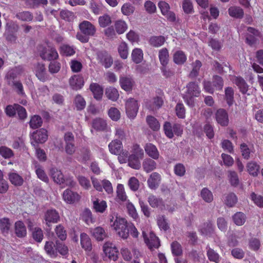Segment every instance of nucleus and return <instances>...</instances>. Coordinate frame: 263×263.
<instances>
[{"mask_svg":"<svg viewBox=\"0 0 263 263\" xmlns=\"http://www.w3.org/2000/svg\"><path fill=\"white\" fill-rule=\"evenodd\" d=\"M131 154L129 156V166L135 170H139L141 167L140 159L144 157V152L140 146L134 143L131 147Z\"/></svg>","mask_w":263,"mask_h":263,"instance_id":"obj_1","label":"nucleus"},{"mask_svg":"<svg viewBox=\"0 0 263 263\" xmlns=\"http://www.w3.org/2000/svg\"><path fill=\"white\" fill-rule=\"evenodd\" d=\"M37 51L41 59L44 61H51L59 58L58 53L54 46L47 44L46 46L39 45Z\"/></svg>","mask_w":263,"mask_h":263,"instance_id":"obj_2","label":"nucleus"},{"mask_svg":"<svg viewBox=\"0 0 263 263\" xmlns=\"http://www.w3.org/2000/svg\"><path fill=\"white\" fill-rule=\"evenodd\" d=\"M112 227L118 235L123 239H127L129 236V224L123 218L116 217Z\"/></svg>","mask_w":263,"mask_h":263,"instance_id":"obj_3","label":"nucleus"},{"mask_svg":"<svg viewBox=\"0 0 263 263\" xmlns=\"http://www.w3.org/2000/svg\"><path fill=\"white\" fill-rule=\"evenodd\" d=\"M97 60L105 68H109L112 64L113 60L111 55L105 50L97 52Z\"/></svg>","mask_w":263,"mask_h":263,"instance_id":"obj_4","label":"nucleus"},{"mask_svg":"<svg viewBox=\"0 0 263 263\" xmlns=\"http://www.w3.org/2000/svg\"><path fill=\"white\" fill-rule=\"evenodd\" d=\"M79 29L83 34L90 37L93 36L96 33V28L94 25L88 21H83L79 24Z\"/></svg>","mask_w":263,"mask_h":263,"instance_id":"obj_5","label":"nucleus"},{"mask_svg":"<svg viewBox=\"0 0 263 263\" xmlns=\"http://www.w3.org/2000/svg\"><path fill=\"white\" fill-rule=\"evenodd\" d=\"M31 137L34 140L31 142L33 146L37 143H44L48 139L47 130L44 128L37 130L32 133Z\"/></svg>","mask_w":263,"mask_h":263,"instance_id":"obj_6","label":"nucleus"},{"mask_svg":"<svg viewBox=\"0 0 263 263\" xmlns=\"http://www.w3.org/2000/svg\"><path fill=\"white\" fill-rule=\"evenodd\" d=\"M44 219L46 224L50 227L52 223H57L60 220V215L55 210L50 209L45 212Z\"/></svg>","mask_w":263,"mask_h":263,"instance_id":"obj_7","label":"nucleus"},{"mask_svg":"<svg viewBox=\"0 0 263 263\" xmlns=\"http://www.w3.org/2000/svg\"><path fill=\"white\" fill-rule=\"evenodd\" d=\"M186 87L187 88V93L189 97L190 98L189 100L186 99V103L189 106H193L194 104V100L192 97H198L200 93V90L198 85L193 82L189 83Z\"/></svg>","mask_w":263,"mask_h":263,"instance_id":"obj_8","label":"nucleus"},{"mask_svg":"<svg viewBox=\"0 0 263 263\" xmlns=\"http://www.w3.org/2000/svg\"><path fill=\"white\" fill-rule=\"evenodd\" d=\"M103 251L108 257L114 261L118 258V251L111 242H106L103 246Z\"/></svg>","mask_w":263,"mask_h":263,"instance_id":"obj_9","label":"nucleus"},{"mask_svg":"<svg viewBox=\"0 0 263 263\" xmlns=\"http://www.w3.org/2000/svg\"><path fill=\"white\" fill-rule=\"evenodd\" d=\"M144 241L148 248L152 250L154 249L158 248L160 246V242L159 239L154 232H151L149 234L148 237H147L145 233L143 232Z\"/></svg>","mask_w":263,"mask_h":263,"instance_id":"obj_10","label":"nucleus"},{"mask_svg":"<svg viewBox=\"0 0 263 263\" xmlns=\"http://www.w3.org/2000/svg\"><path fill=\"white\" fill-rule=\"evenodd\" d=\"M6 115H27L26 109L18 104L7 105L5 108Z\"/></svg>","mask_w":263,"mask_h":263,"instance_id":"obj_11","label":"nucleus"},{"mask_svg":"<svg viewBox=\"0 0 263 263\" xmlns=\"http://www.w3.org/2000/svg\"><path fill=\"white\" fill-rule=\"evenodd\" d=\"M63 198L66 203L72 204L79 201L80 196L77 192L67 189L63 193Z\"/></svg>","mask_w":263,"mask_h":263,"instance_id":"obj_12","label":"nucleus"},{"mask_svg":"<svg viewBox=\"0 0 263 263\" xmlns=\"http://www.w3.org/2000/svg\"><path fill=\"white\" fill-rule=\"evenodd\" d=\"M69 84L70 87L73 90H79L81 89L84 85V79L81 75H74L70 78Z\"/></svg>","mask_w":263,"mask_h":263,"instance_id":"obj_13","label":"nucleus"},{"mask_svg":"<svg viewBox=\"0 0 263 263\" xmlns=\"http://www.w3.org/2000/svg\"><path fill=\"white\" fill-rule=\"evenodd\" d=\"M126 115H137L139 106L137 100L130 98L125 103Z\"/></svg>","mask_w":263,"mask_h":263,"instance_id":"obj_14","label":"nucleus"},{"mask_svg":"<svg viewBox=\"0 0 263 263\" xmlns=\"http://www.w3.org/2000/svg\"><path fill=\"white\" fill-rule=\"evenodd\" d=\"M36 77L42 82H46L49 80V76L46 72L45 65L38 63L35 68Z\"/></svg>","mask_w":263,"mask_h":263,"instance_id":"obj_15","label":"nucleus"},{"mask_svg":"<svg viewBox=\"0 0 263 263\" xmlns=\"http://www.w3.org/2000/svg\"><path fill=\"white\" fill-rule=\"evenodd\" d=\"M161 180V175L158 173L154 172L147 179L148 186L152 190H156L159 186Z\"/></svg>","mask_w":263,"mask_h":263,"instance_id":"obj_16","label":"nucleus"},{"mask_svg":"<svg viewBox=\"0 0 263 263\" xmlns=\"http://www.w3.org/2000/svg\"><path fill=\"white\" fill-rule=\"evenodd\" d=\"M147 201L153 208L163 209L165 206L162 198L157 197L153 194L149 195Z\"/></svg>","mask_w":263,"mask_h":263,"instance_id":"obj_17","label":"nucleus"},{"mask_svg":"<svg viewBox=\"0 0 263 263\" xmlns=\"http://www.w3.org/2000/svg\"><path fill=\"white\" fill-rule=\"evenodd\" d=\"M89 89L93 94V98L98 101L102 99L103 94V87L97 83H92L89 86Z\"/></svg>","mask_w":263,"mask_h":263,"instance_id":"obj_18","label":"nucleus"},{"mask_svg":"<svg viewBox=\"0 0 263 263\" xmlns=\"http://www.w3.org/2000/svg\"><path fill=\"white\" fill-rule=\"evenodd\" d=\"M146 154L153 159L157 160L159 158V153L157 147L152 143H146L144 146Z\"/></svg>","mask_w":263,"mask_h":263,"instance_id":"obj_19","label":"nucleus"},{"mask_svg":"<svg viewBox=\"0 0 263 263\" xmlns=\"http://www.w3.org/2000/svg\"><path fill=\"white\" fill-rule=\"evenodd\" d=\"M120 84L122 89L127 92L132 90L135 82L131 78L127 77H123L120 78Z\"/></svg>","mask_w":263,"mask_h":263,"instance_id":"obj_20","label":"nucleus"},{"mask_svg":"<svg viewBox=\"0 0 263 263\" xmlns=\"http://www.w3.org/2000/svg\"><path fill=\"white\" fill-rule=\"evenodd\" d=\"M8 177L10 183L15 186H21L24 183L23 177L16 172L9 173Z\"/></svg>","mask_w":263,"mask_h":263,"instance_id":"obj_21","label":"nucleus"},{"mask_svg":"<svg viewBox=\"0 0 263 263\" xmlns=\"http://www.w3.org/2000/svg\"><path fill=\"white\" fill-rule=\"evenodd\" d=\"M14 231L17 237L23 238L27 235L26 228L22 221L18 220L15 222Z\"/></svg>","mask_w":263,"mask_h":263,"instance_id":"obj_22","label":"nucleus"},{"mask_svg":"<svg viewBox=\"0 0 263 263\" xmlns=\"http://www.w3.org/2000/svg\"><path fill=\"white\" fill-rule=\"evenodd\" d=\"M109 152L114 155L120 154L123 148L122 143L120 140H112L108 145Z\"/></svg>","mask_w":263,"mask_h":263,"instance_id":"obj_23","label":"nucleus"},{"mask_svg":"<svg viewBox=\"0 0 263 263\" xmlns=\"http://www.w3.org/2000/svg\"><path fill=\"white\" fill-rule=\"evenodd\" d=\"M232 81L235 83L242 93H246L248 90V85L245 80L240 77H233Z\"/></svg>","mask_w":263,"mask_h":263,"instance_id":"obj_24","label":"nucleus"},{"mask_svg":"<svg viewBox=\"0 0 263 263\" xmlns=\"http://www.w3.org/2000/svg\"><path fill=\"white\" fill-rule=\"evenodd\" d=\"M80 243L81 247L86 251H90L92 249L91 241L89 236L85 233L80 235Z\"/></svg>","mask_w":263,"mask_h":263,"instance_id":"obj_25","label":"nucleus"},{"mask_svg":"<svg viewBox=\"0 0 263 263\" xmlns=\"http://www.w3.org/2000/svg\"><path fill=\"white\" fill-rule=\"evenodd\" d=\"M177 125L175 124L174 125L173 132L172 129V126L171 124L168 122H165L163 125V130L164 131V133L165 135L169 138H172L174 136V133L175 134L179 135L180 134V132L176 130V128H177Z\"/></svg>","mask_w":263,"mask_h":263,"instance_id":"obj_26","label":"nucleus"},{"mask_svg":"<svg viewBox=\"0 0 263 263\" xmlns=\"http://www.w3.org/2000/svg\"><path fill=\"white\" fill-rule=\"evenodd\" d=\"M50 173L51 177L55 182L60 184L64 183L65 178L61 171L55 168H52L50 170Z\"/></svg>","mask_w":263,"mask_h":263,"instance_id":"obj_27","label":"nucleus"},{"mask_svg":"<svg viewBox=\"0 0 263 263\" xmlns=\"http://www.w3.org/2000/svg\"><path fill=\"white\" fill-rule=\"evenodd\" d=\"M92 235L98 241H102L106 238L107 235L104 229L101 227H97L91 230Z\"/></svg>","mask_w":263,"mask_h":263,"instance_id":"obj_28","label":"nucleus"},{"mask_svg":"<svg viewBox=\"0 0 263 263\" xmlns=\"http://www.w3.org/2000/svg\"><path fill=\"white\" fill-rule=\"evenodd\" d=\"M229 14L232 17L236 18H242L244 12L242 8L238 6H231L228 9Z\"/></svg>","mask_w":263,"mask_h":263,"instance_id":"obj_29","label":"nucleus"},{"mask_svg":"<svg viewBox=\"0 0 263 263\" xmlns=\"http://www.w3.org/2000/svg\"><path fill=\"white\" fill-rule=\"evenodd\" d=\"M11 224L8 218L4 217L0 219V230L5 235L8 234Z\"/></svg>","mask_w":263,"mask_h":263,"instance_id":"obj_30","label":"nucleus"},{"mask_svg":"<svg viewBox=\"0 0 263 263\" xmlns=\"http://www.w3.org/2000/svg\"><path fill=\"white\" fill-rule=\"evenodd\" d=\"M105 94L108 99L112 101H116L119 97V93L118 90L112 87L106 88Z\"/></svg>","mask_w":263,"mask_h":263,"instance_id":"obj_31","label":"nucleus"},{"mask_svg":"<svg viewBox=\"0 0 263 263\" xmlns=\"http://www.w3.org/2000/svg\"><path fill=\"white\" fill-rule=\"evenodd\" d=\"M142 166L145 172L149 173L156 169L157 163L154 160L147 158L143 161Z\"/></svg>","mask_w":263,"mask_h":263,"instance_id":"obj_32","label":"nucleus"},{"mask_svg":"<svg viewBox=\"0 0 263 263\" xmlns=\"http://www.w3.org/2000/svg\"><path fill=\"white\" fill-rule=\"evenodd\" d=\"M107 207V203L104 200H100L97 199L93 201V208L97 212L103 213L105 212Z\"/></svg>","mask_w":263,"mask_h":263,"instance_id":"obj_33","label":"nucleus"},{"mask_svg":"<svg viewBox=\"0 0 263 263\" xmlns=\"http://www.w3.org/2000/svg\"><path fill=\"white\" fill-rule=\"evenodd\" d=\"M168 51L166 48H163L159 51V59L162 66H166L168 63Z\"/></svg>","mask_w":263,"mask_h":263,"instance_id":"obj_34","label":"nucleus"},{"mask_svg":"<svg viewBox=\"0 0 263 263\" xmlns=\"http://www.w3.org/2000/svg\"><path fill=\"white\" fill-rule=\"evenodd\" d=\"M165 41L163 36H153L149 40V44L155 47H159L163 45Z\"/></svg>","mask_w":263,"mask_h":263,"instance_id":"obj_35","label":"nucleus"},{"mask_svg":"<svg viewBox=\"0 0 263 263\" xmlns=\"http://www.w3.org/2000/svg\"><path fill=\"white\" fill-rule=\"evenodd\" d=\"M234 89L231 87H227L224 89V99L229 106H231L234 103Z\"/></svg>","mask_w":263,"mask_h":263,"instance_id":"obj_36","label":"nucleus"},{"mask_svg":"<svg viewBox=\"0 0 263 263\" xmlns=\"http://www.w3.org/2000/svg\"><path fill=\"white\" fill-rule=\"evenodd\" d=\"M247 170L250 175L255 177L258 174L260 166L257 163L251 161L247 164Z\"/></svg>","mask_w":263,"mask_h":263,"instance_id":"obj_37","label":"nucleus"},{"mask_svg":"<svg viewBox=\"0 0 263 263\" xmlns=\"http://www.w3.org/2000/svg\"><path fill=\"white\" fill-rule=\"evenodd\" d=\"M16 17L23 22H31L33 18V14L28 11H24L16 13Z\"/></svg>","mask_w":263,"mask_h":263,"instance_id":"obj_38","label":"nucleus"},{"mask_svg":"<svg viewBox=\"0 0 263 263\" xmlns=\"http://www.w3.org/2000/svg\"><path fill=\"white\" fill-rule=\"evenodd\" d=\"M132 58L133 62L136 64L141 63L143 59V53L140 48H135L132 53Z\"/></svg>","mask_w":263,"mask_h":263,"instance_id":"obj_39","label":"nucleus"},{"mask_svg":"<svg viewBox=\"0 0 263 263\" xmlns=\"http://www.w3.org/2000/svg\"><path fill=\"white\" fill-rule=\"evenodd\" d=\"M44 249L46 253L51 257L57 256L56 243L54 244L52 241H47Z\"/></svg>","mask_w":263,"mask_h":263,"instance_id":"obj_40","label":"nucleus"},{"mask_svg":"<svg viewBox=\"0 0 263 263\" xmlns=\"http://www.w3.org/2000/svg\"><path fill=\"white\" fill-rule=\"evenodd\" d=\"M92 127L97 130H104L107 126L105 121L100 118H97L93 120L92 124Z\"/></svg>","mask_w":263,"mask_h":263,"instance_id":"obj_41","label":"nucleus"},{"mask_svg":"<svg viewBox=\"0 0 263 263\" xmlns=\"http://www.w3.org/2000/svg\"><path fill=\"white\" fill-rule=\"evenodd\" d=\"M199 231L201 235L209 236L213 231V226L211 223H204L200 227Z\"/></svg>","mask_w":263,"mask_h":263,"instance_id":"obj_42","label":"nucleus"},{"mask_svg":"<svg viewBox=\"0 0 263 263\" xmlns=\"http://www.w3.org/2000/svg\"><path fill=\"white\" fill-rule=\"evenodd\" d=\"M233 220L237 226H242L246 222V216L242 212H237L233 216Z\"/></svg>","mask_w":263,"mask_h":263,"instance_id":"obj_43","label":"nucleus"},{"mask_svg":"<svg viewBox=\"0 0 263 263\" xmlns=\"http://www.w3.org/2000/svg\"><path fill=\"white\" fill-rule=\"evenodd\" d=\"M146 122L153 130L157 131L160 129V123L154 116H147Z\"/></svg>","mask_w":263,"mask_h":263,"instance_id":"obj_44","label":"nucleus"},{"mask_svg":"<svg viewBox=\"0 0 263 263\" xmlns=\"http://www.w3.org/2000/svg\"><path fill=\"white\" fill-rule=\"evenodd\" d=\"M60 53L65 56H71L75 53V50L73 46L64 44L60 47Z\"/></svg>","mask_w":263,"mask_h":263,"instance_id":"obj_45","label":"nucleus"},{"mask_svg":"<svg viewBox=\"0 0 263 263\" xmlns=\"http://www.w3.org/2000/svg\"><path fill=\"white\" fill-rule=\"evenodd\" d=\"M201 198L206 202H211L213 200V195L211 191L205 187L200 192Z\"/></svg>","mask_w":263,"mask_h":263,"instance_id":"obj_46","label":"nucleus"},{"mask_svg":"<svg viewBox=\"0 0 263 263\" xmlns=\"http://www.w3.org/2000/svg\"><path fill=\"white\" fill-rule=\"evenodd\" d=\"M115 27L117 32L120 34L123 33L127 29V25L122 20H118L115 23Z\"/></svg>","mask_w":263,"mask_h":263,"instance_id":"obj_47","label":"nucleus"},{"mask_svg":"<svg viewBox=\"0 0 263 263\" xmlns=\"http://www.w3.org/2000/svg\"><path fill=\"white\" fill-rule=\"evenodd\" d=\"M118 52L120 56L123 59H126L128 55V49L127 44L125 42H122L119 45Z\"/></svg>","mask_w":263,"mask_h":263,"instance_id":"obj_48","label":"nucleus"},{"mask_svg":"<svg viewBox=\"0 0 263 263\" xmlns=\"http://www.w3.org/2000/svg\"><path fill=\"white\" fill-rule=\"evenodd\" d=\"M224 202L227 206L232 207L237 202V198L234 194L230 193L226 195L224 199Z\"/></svg>","mask_w":263,"mask_h":263,"instance_id":"obj_49","label":"nucleus"},{"mask_svg":"<svg viewBox=\"0 0 263 263\" xmlns=\"http://www.w3.org/2000/svg\"><path fill=\"white\" fill-rule=\"evenodd\" d=\"M208 45L214 50L219 51L222 47V43L216 39L211 38L208 42Z\"/></svg>","mask_w":263,"mask_h":263,"instance_id":"obj_50","label":"nucleus"},{"mask_svg":"<svg viewBox=\"0 0 263 263\" xmlns=\"http://www.w3.org/2000/svg\"><path fill=\"white\" fill-rule=\"evenodd\" d=\"M212 84L216 90H221L223 86V79L221 77L215 75L213 77Z\"/></svg>","mask_w":263,"mask_h":263,"instance_id":"obj_51","label":"nucleus"},{"mask_svg":"<svg viewBox=\"0 0 263 263\" xmlns=\"http://www.w3.org/2000/svg\"><path fill=\"white\" fill-rule=\"evenodd\" d=\"M117 196L119 199L122 201H125L127 200L124 185L122 184H118L117 187Z\"/></svg>","mask_w":263,"mask_h":263,"instance_id":"obj_52","label":"nucleus"},{"mask_svg":"<svg viewBox=\"0 0 263 263\" xmlns=\"http://www.w3.org/2000/svg\"><path fill=\"white\" fill-rule=\"evenodd\" d=\"M42 123L43 121L41 116H31L29 124L31 128L36 129L41 127Z\"/></svg>","mask_w":263,"mask_h":263,"instance_id":"obj_53","label":"nucleus"},{"mask_svg":"<svg viewBox=\"0 0 263 263\" xmlns=\"http://www.w3.org/2000/svg\"><path fill=\"white\" fill-rule=\"evenodd\" d=\"M260 246V241L258 238H251L249 240V248L251 250L256 251L259 249Z\"/></svg>","mask_w":263,"mask_h":263,"instance_id":"obj_54","label":"nucleus"},{"mask_svg":"<svg viewBox=\"0 0 263 263\" xmlns=\"http://www.w3.org/2000/svg\"><path fill=\"white\" fill-rule=\"evenodd\" d=\"M163 104V100L162 97H157L154 98L153 104L151 106L147 105V107L152 110L160 108Z\"/></svg>","mask_w":263,"mask_h":263,"instance_id":"obj_55","label":"nucleus"},{"mask_svg":"<svg viewBox=\"0 0 263 263\" xmlns=\"http://www.w3.org/2000/svg\"><path fill=\"white\" fill-rule=\"evenodd\" d=\"M157 224L161 230L167 231L170 228V226L164 216H159L157 218Z\"/></svg>","mask_w":263,"mask_h":263,"instance_id":"obj_56","label":"nucleus"},{"mask_svg":"<svg viewBox=\"0 0 263 263\" xmlns=\"http://www.w3.org/2000/svg\"><path fill=\"white\" fill-rule=\"evenodd\" d=\"M128 185L132 191L136 192L138 191L139 188V181L138 179L135 177H130L128 181Z\"/></svg>","mask_w":263,"mask_h":263,"instance_id":"obj_57","label":"nucleus"},{"mask_svg":"<svg viewBox=\"0 0 263 263\" xmlns=\"http://www.w3.org/2000/svg\"><path fill=\"white\" fill-rule=\"evenodd\" d=\"M55 232L58 237L61 240H64L66 239L67 234L63 226L61 224L57 226L55 229Z\"/></svg>","mask_w":263,"mask_h":263,"instance_id":"obj_58","label":"nucleus"},{"mask_svg":"<svg viewBox=\"0 0 263 263\" xmlns=\"http://www.w3.org/2000/svg\"><path fill=\"white\" fill-rule=\"evenodd\" d=\"M35 173L38 178L40 180L46 183L48 182V177L42 167L40 166H36Z\"/></svg>","mask_w":263,"mask_h":263,"instance_id":"obj_59","label":"nucleus"},{"mask_svg":"<svg viewBox=\"0 0 263 263\" xmlns=\"http://www.w3.org/2000/svg\"><path fill=\"white\" fill-rule=\"evenodd\" d=\"M74 104L78 110L84 109L86 106V102L84 99L80 95H78L76 96Z\"/></svg>","mask_w":263,"mask_h":263,"instance_id":"obj_60","label":"nucleus"},{"mask_svg":"<svg viewBox=\"0 0 263 263\" xmlns=\"http://www.w3.org/2000/svg\"><path fill=\"white\" fill-rule=\"evenodd\" d=\"M98 21L100 27L102 28L107 27L111 23V18L107 14H104L103 16H100Z\"/></svg>","mask_w":263,"mask_h":263,"instance_id":"obj_61","label":"nucleus"},{"mask_svg":"<svg viewBox=\"0 0 263 263\" xmlns=\"http://www.w3.org/2000/svg\"><path fill=\"white\" fill-rule=\"evenodd\" d=\"M201 62L199 60H196L193 64V69L190 73V77L191 78H195L198 76L199 70L201 67Z\"/></svg>","mask_w":263,"mask_h":263,"instance_id":"obj_62","label":"nucleus"},{"mask_svg":"<svg viewBox=\"0 0 263 263\" xmlns=\"http://www.w3.org/2000/svg\"><path fill=\"white\" fill-rule=\"evenodd\" d=\"M33 238L37 242H41L43 239V232L40 228H35L32 232Z\"/></svg>","mask_w":263,"mask_h":263,"instance_id":"obj_63","label":"nucleus"},{"mask_svg":"<svg viewBox=\"0 0 263 263\" xmlns=\"http://www.w3.org/2000/svg\"><path fill=\"white\" fill-rule=\"evenodd\" d=\"M0 155L4 158L8 159L12 157L14 154L10 148L2 146L0 147Z\"/></svg>","mask_w":263,"mask_h":263,"instance_id":"obj_64","label":"nucleus"}]
</instances>
